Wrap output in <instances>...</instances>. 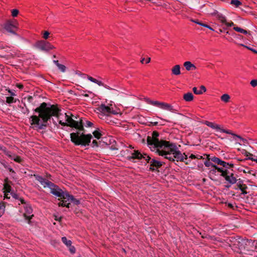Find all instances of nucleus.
Here are the masks:
<instances>
[{
  "label": "nucleus",
  "instance_id": "f257e3e1",
  "mask_svg": "<svg viewBox=\"0 0 257 257\" xmlns=\"http://www.w3.org/2000/svg\"><path fill=\"white\" fill-rule=\"evenodd\" d=\"M38 115H33L30 120L31 125L38 129L44 128L50 121L51 117L54 124L69 125L79 130L76 133L70 134L71 141L76 145H88L92 139L91 134L84 135L80 131L83 130V120H74L70 113L62 112L57 106L54 105L42 103L39 107L36 109Z\"/></svg>",
  "mask_w": 257,
  "mask_h": 257
},
{
  "label": "nucleus",
  "instance_id": "f03ea898",
  "mask_svg": "<svg viewBox=\"0 0 257 257\" xmlns=\"http://www.w3.org/2000/svg\"><path fill=\"white\" fill-rule=\"evenodd\" d=\"M159 134L154 132L152 137L147 138V144L152 152L170 161L184 162L187 160V156L182 154L175 144L166 141L159 140Z\"/></svg>",
  "mask_w": 257,
  "mask_h": 257
},
{
  "label": "nucleus",
  "instance_id": "7ed1b4c3",
  "mask_svg": "<svg viewBox=\"0 0 257 257\" xmlns=\"http://www.w3.org/2000/svg\"><path fill=\"white\" fill-rule=\"evenodd\" d=\"M36 180L43 186L44 188L48 187L51 190V193L57 197H60L63 199H67V200H72L73 196L69 195L66 192H63L57 186L45 179L40 176H36Z\"/></svg>",
  "mask_w": 257,
  "mask_h": 257
},
{
  "label": "nucleus",
  "instance_id": "20e7f679",
  "mask_svg": "<svg viewBox=\"0 0 257 257\" xmlns=\"http://www.w3.org/2000/svg\"><path fill=\"white\" fill-rule=\"evenodd\" d=\"M203 123L206 125L207 126L210 127V128H212L213 130H215L217 132H219L221 133H226L227 134L231 135L232 136V137L230 139H229L230 141H235L236 143H238L239 145H241V144L240 143L238 142V140L241 141L243 143L246 141L245 139H243L240 136L232 133L230 130L222 128L220 125L217 124L214 122L206 120L205 121L203 122Z\"/></svg>",
  "mask_w": 257,
  "mask_h": 257
},
{
  "label": "nucleus",
  "instance_id": "39448f33",
  "mask_svg": "<svg viewBox=\"0 0 257 257\" xmlns=\"http://www.w3.org/2000/svg\"><path fill=\"white\" fill-rule=\"evenodd\" d=\"M131 158L132 159H144L147 161V163L150 164V169L152 170H155L156 169L158 168L159 167L162 166L163 164V162L156 160L155 159H152L147 154H141L138 151H135L133 153H132Z\"/></svg>",
  "mask_w": 257,
  "mask_h": 257
},
{
  "label": "nucleus",
  "instance_id": "423d86ee",
  "mask_svg": "<svg viewBox=\"0 0 257 257\" xmlns=\"http://www.w3.org/2000/svg\"><path fill=\"white\" fill-rule=\"evenodd\" d=\"M20 212L22 214L24 220H28V223H30V219L33 216V210L31 205L26 203H23Z\"/></svg>",
  "mask_w": 257,
  "mask_h": 257
},
{
  "label": "nucleus",
  "instance_id": "0eeeda50",
  "mask_svg": "<svg viewBox=\"0 0 257 257\" xmlns=\"http://www.w3.org/2000/svg\"><path fill=\"white\" fill-rule=\"evenodd\" d=\"M34 46L41 51L46 52L55 48V47L50 43L43 40L38 41L34 45Z\"/></svg>",
  "mask_w": 257,
  "mask_h": 257
},
{
  "label": "nucleus",
  "instance_id": "6e6552de",
  "mask_svg": "<svg viewBox=\"0 0 257 257\" xmlns=\"http://www.w3.org/2000/svg\"><path fill=\"white\" fill-rule=\"evenodd\" d=\"M110 106H107L105 104H101L98 107V110L102 113H108L113 114H118L119 112L117 110H113V107Z\"/></svg>",
  "mask_w": 257,
  "mask_h": 257
},
{
  "label": "nucleus",
  "instance_id": "1a4fd4ad",
  "mask_svg": "<svg viewBox=\"0 0 257 257\" xmlns=\"http://www.w3.org/2000/svg\"><path fill=\"white\" fill-rule=\"evenodd\" d=\"M223 177H224L226 181L230 184H234L237 181V179L234 175L229 171H227Z\"/></svg>",
  "mask_w": 257,
  "mask_h": 257
},
{
  "label": "nucleus",
  "instance_id": "9d476101",
  "mask_svg": "<svg viewBox=\"0 0 257 257\" xmlns=\"http://www.w3.org/2000/svg\"><path fill=\"white\" fill-rule=\"evenodd\" d=\"M160 108L169 111L173 113H177L178 110L174 108L172 105L169 103L162 102L161 103Z\"/></svg>",
  "mask_w": 257,
  "mask_h": 257
},
{
  "label": "nucleus",
  "instance_id": "9b49d317",
  "mask_svg": "<svg viewBox=\"0 0 257 257\" xmlns=\"http://www.w3.org/2000/svg\"><path fill=\"white\" fill-rule=\"evenodd\" d=\"M211 161L215 163H217L218 164H219L223 167L228 168V166L229 167H233V164H229L228 163H226L223 161H222L220 159L217 157H213L211 158Z\"/></svg>",
  "mask_w": 257,
  "mask_h": 257
},
{
  "label": "nucleus",
  "instance_id": "f8f14e48",
  "mask_svg": "<svg viewBox=\"0 0 257 257\" xmlns=\"http://www.w3.org/2000/svg\"><path fill=\"white\" fill-rule=\"evenodd\" d=\"M70 202H74L76 204H78L79 203V201L75 199L73 197V199L72 200H67V199H63V200L60 201L58 203V204L59 206H66L69 208V205L70 203Z\"/></svg>",
  "mask_w": 257,
  "mask_h": 257
},
{
  "label": "nucleus",
  "instance_id": "ddd939ff",
  "mask_svg": "<svg viewBox=\"0 0 257 257\" xmlns=\"http://www.w3.org/2000/svg\"><path fill=\"white\" fill-rule=\"evenodd\" d=\"M4 198H10V196H9L10 194L13 195V193L11 192V188L8 184H5L4 187Z\"/></svg>",
  "mask_w": 257,
  "mask_h": 257
},
{
  "label": "nucleus",
  "instance_id": "4468645a",
  "mask_svg": "<svg viewBox=\"0 0 257 257\" xmlns=\"http://www.w3.org/2000/svg\"><path fill=\"white\" fill-rule=\"evenodd\" d=\"M212 15L215 16V17L219 20L222 23L225 24L226 23V20L225 17L222 14L218 12L217 11H214L212 13Z\"/></svg>",
  "mask_w": 257,
  "mask_h": 257
},
{
  "label": "nucleus",
  "instance_id": "2eb2a0df",
  "mask_svg": "<svg viewBox=\"0 0 257 257\" xmlns=\"http://www.w3.org/2000/svg\"><path fill=\"white\" fill-rule=\"evenodd\" d=\"M183 65L187 71L195 70L196 69V67L190 61L185 62Z\"/></svg>",
  "mask_w": 257,
  "mask_h": 257
},
{
  "label": "nucleus",
  "instance_id": "dca6fc26",
  "mask_svg": "<svg viewBox=\"0 0 257 257\" xmlns=\"http://www.w3.org/2000/svg\"><path fill=\"white\" fill-rule=\"evenodd\" d=\"M6 155H7L11 159L17 162H21V159L19 156L14 154L13 153L9 151L8 152H6Z\"/></svg>",
  "mask_w": 257,
  "mask_h": 257
},
{
  "label": "nucleus",
  "instance_id": "f3484780",
  "mask_svg": "<svg viewBox=\"0 0 257 257\" xmlns=\"http://www.w3.org/2000/svg\"><path fill=\"white\" fill-rule=\"evenodd\" d=\"M240 172H243L244 173L249 174L250 175H254V171L248 167H243L238 169Z\"/></svg>",
  "mask_w": 257,
  "mask_h": 257
},
{
  "label": "nucleus",
  "instance_id": "a211bd4d",
  "mask_svg": "<svg viewBox=\"0 0 257 257\" xmlns=\"http://www.w3.org/2000/svg\"><path fill=\"white\" fill-rule=\"evenodd\" d=\"M180 66L179 65H175L171 70L172 73L174 75H179L181 74Z\"/></svg>",
  "mask_w": 257,
  "mask_h": 257
},
{
  "label": "nucleus",
  "instance_id": "6ab92c4d",
  "mask_svg": "<svg viewBox=\"0 0 257 257\" xmlns=\"http://www.w3.org/2000/svg\"><path fill=\"white\" fill-rule=\"evenodd\" d=\"M244 155L246 157V160H250L257 163V156L247 152H245Z\"/></svg>",
  "mask_w": 257,
  "mask_h": 257
},
{
  "label": "nucleus",
  "instance_id": "aec40b11",
  "mask_svg": "<svg viewBox=\"0 0 257 257\" xmlns=\"http://www.w3.org/2000/svg\"><path fill=\"white\" fill-rule=\"evenodd\" d=\"M199 91H198L197 88L195 87L193 88V91L195 94H201L206 91L205 87L203 85H201L200 87Z\"/></svg>",
  "mask_w": 257,
  "mask_h": 257
},
{
  "label": "nucleus",
  "instance_id": "412c9836",
  "mask_svg": "<svg viewBox=\"0 0 257 257\" xmlns=\"http://www.w3.org/2000/svg\"><path fill=\"white\" fill-rule=\"evenodd\" d=\"M183 98L186 101H191L193 99V95L191 92H188L184 95Z\"/></svg>",
  "mask_w": 257,
  "mask_h": 257
},
{
  "label": "nucleus",
  "instance_id": "4be33fe9",
  "mask_svg": "<svg viewBox=\"0 0 257 257\" xmlns=\"http://www.w3.org/2000/svg\"><path fill=\"white\" fill-rule=\"evenodd\" d=\"M87 79L91 82L96 83L99 86H103V83L101 81H99L96 79H94L91 76H88Z\"/></svg>",
  "mask_w": 257,
  "mask_h": 257
},
{
  "label": "nucleus",
  "instance_id": "5701e85b",
  "mask_svg": "<svg viewBox=\"0 0 257 257\" xmlns=\"http://www.w3.org/2000/svg\"><path fill=\"white\" fill-rule=\"evenodd\" d=\"M100 117L102 119H105L106 122H107V123H111V122H114V121H112L111 120V119H110L111 118V116L109 115H103V114H100Z\"/></svg>",
  "mask_w": 257,
  "mask_h": 257
},
{
  "label": "nucleus",
  "instance_id": "b1692460",
  "mask_svg": "<svg viewBox=\"0 0 257 257\" xmlns=\"http://www.w3.org/2000/svg\"><path fill=\"white\" fill-rule=\"evenodd\" d=\"M221 100L225 102V103H227V102H228L229 101V100L230 99V96L228 94H223L221 97Z\"/></svg>",
  "mask_w": 257,
  "mask_h": 257
},
{
  "label": "nucleus",
  "instance_id": "393cba45",
  "mask_svg": "<svg viewBox=\"0 0 257 257\" xmlns=\"http://www.w3.org/2000/svg\"><path fill=\"white\" fill-rule=\"evenodd\" d=\"M17 99L13 96H7L6 97V102L8 104L15 103L16 102Z\"/></svg>",
  "mask_w": 257,
  "mask_h": 257
},
{
  "label": "nucleus",
  "instance_id": "a878e982",
  "mask_svg": "<svg viewBox=\"0 0 257 257\" xmlns=\"http://www.w3.org/2000/svg\"><path fill=\"white\" fill-rule=\"evenodd\" d=\"M218 173L217 172V169H216V166L215 165L214 166V167H212V168L209 169V175L212 176V175H217Z\"/></svg>",
  "mask_w": 257,
  "mask_h": 257
},
{
  "label": "nucleus",
  "instance_id": "bb28decb",
  "mask_svg": "<svg viewBox=\"0 0 257 257\" xmlns=\"http://www.w3.org/2000/svg\"><path fill=\"white\" fill-rule=\"evenodd\" d=\"M158 118L160 120V121L154 122L155 125H156L158 123H160L161 125H165V122H170V120L165 119H163V118L160 117H158Z\"/></svg>",
  "mask_w": 257,
  "mask_h": 257
},
{
  "label": "nucleus",
  "instance_id": "cd10ccee",
  "mask_svg": "<svg viewBox=\"0 0 257 257\" xmlns=\"http://www.w3.org/2000/svg\"><path fill=\"white\" fill-rule=\"evenodd\" d=\"M62 242L68 247V246H70L72 244V241L70 240H67L66 237H62Z\"/></svg>",
  "mask_w": 257,
  "mask_h": 257
},
{
  "label": "nucleus",
  "instance_id": "c85d7f7f",
  "mask_svg": "<svg viewBox=\"0 0 257 257\" xmlns=\"http://www.w3.org/2000/svg\"><path fill=\"white\" fill-rule=\"evenodd\" d=\"M148 103L150 104L158 106L159 108H160L162 102H159L158 101L149 100V101H148Z\"/></svg>",
  "mask_w": 257,
  "mask_h": 257
},
{
  "label": "nucleus",
  "instance_id": "c756f323",
  "mask_svg": "<svg viewBox=\"0 0 257 257\" xmlns=\"http://www.w3.org/2000/svg\"><path fill=\"white\" fill-rule=\"evenodd\" d=\"M233 29L236 31V32H239V33H243V34H247V32L241 28H239V27H234L233 28Z\"/></svg>",
  "mask_w": 257,
  "mask_h": 257
},
{
  "label": "nucleus",
  "instance_id": "7c9ffc66",
  "mask_svg": "<svg viewBox=\"0 0 257 257\" xmlns=\"http://www.w3.org/2000/svg\"><path fill=\"white\" fill-rule=\"evenodd\" d=\"M93 134L94 136V137L97 139H99L100 138L101 136V134L100 133L99 130H97L93 132Z\"/></svg>",
  "mask_w": 257,
  "mask_h": 257
},
{
  "label": "nucleus",
  "instance_id": "2f4dec72",
  "mask_svg": "<svg viewBox=\"0 0 257 257\" xmlns=\"http://www.w3.org/2000/svg\"><path fill=\"white\" fill-rule=\"evenodd\" d=\"M216 169H217L218 173H221V175L222 176H223L224 175L227 171V170H224L222 168H219V167H218L217 166H216Z\"/></svg>",
  "mask_w": 257,
  "mask_h": 257
},
{
  "label": "nucleus",
  "instance_id": "473e14b6",
  "mask_svg": "<svg viewBox=\"0 0 257 257\" xmlns=\"http://www.w3.org/2000/svg\"><path fill=\"white\" fill-rule=\"evenodd\" d=\"M5 210V205L3 203H0V217L4 213Z\"/></svg>",
  "mask_w": 257,
  "mask_h": 257
},
{
  "label": "nucleus",
  "instance_id": "72a5a7b5",
  "mask_svg": "<svg viewBox=\"0 0 257 257\" xmlns=\"http://www.w3.org/2000/svg\"><path fill=\"white\" fill-rule=\"evenodd\" d=\"M13 27V26L12 25L10 24H7L5 25V28L8 32L13 33V31L12 30V28Z\"/></svg>",
  "mask_w": 257,
  "mask_h": 257
},
{
  "label": "nucleus",
  "instance_id": "f704fd0d",
  "mask_svg": "<svg viewBox=\"0 0 257 257\" xmlns=\"http://www.w3.org/2000/svg\"><path fill=\"white\" fill-rule=\"evenodd\" d=\"M230 4L237 7L241 5V2L238 0H231Z\"/></svg>",
  "mask_w": 257,
  "mask_h": 257
},
{
  "label": "nucleus",
  "instance_id": "c9c22d12",
  "mask_svg": "<svg viewBox=\"0 0 257 257\" xmlns=\"http://www.w3.org/2000/svg\"><path fill=\"white\" fill-rule=\"evenodd\" d=\"M204 164L206 166V167H208L209 168V169L212 168V167H214V166H215V165H214L212 162H210V161H206L205 163H204Z\"/></svg>",
  "mask_w": 257,
  "mask_h": 257
},
{
  "label": "nucleus",
  "instance_id": "e433bc0d",
  "mask_svg": "<svg viewBox=\"0 0 257 257\" xmlns=\"http://www.w3.org/2000/svg\"><path fill=\"white\" fill-rule=\"evenodd\" d=\"M58 68L62 72H65L66 71V67L63 64H59L57 66Z\"/></svg>",
  "mask_w": 257,
  "mask_h": 257
},
{
  "label": "nucleus",
  "instance_id": "4c0bfd02",
  "mask_svg": "<svg viewBox=\"0 0 257 257\" xmlns=\"http://www.w3.org/2000/svg\"><path fill=\"white\" fill-rule=\"evenodd\" d=\"M8 92L11 95L10 96L15 97L17 96V94H16V91L14 90L9 89Z\"/></svg>",
  "mask_w": 257,
  "mask_h": 257
},
{
  "label": "nucleus",
  "instance_id": "58836bf2",
  "mask_svg": "<svg viewBox=\"0 0 257 257\" xmlns=\"http://www.w3.org/2000/svg\"><path fill=\"white\" fill-rule=\"evenodd\" d=\"M19 13V11L17 9H13L12 11V15L13 17H16Z\"/></svg>",
  "mask_w": 257,
  "mask_h": 257
},
{
  "label": "nucleus",
  "instance_id": "ea45409f",
  "mask_svg": "<svg viewBox=\"0 0 257 257\" xmlns=\"http://www.w3.org/2000/svg\"><path fill=\"white\" fill-rule=\"evenodd\" d=\"M250 85L253 87H255L257 86V80L256 79H253L250 82Z\"/></svg>",
  "mask_w": 257,
  "mask_h": 257
},
{
  "label": "nucleus",
  "instance_id": "a19ab883",
  "mask_svg": "<svg viewBox=\"0 0 257 257\" xmlns=\"http://www.w3.org/2000/svg\"><path fill=\"white\" fill-rule=\"evenodd\" d=\"M69 247V250L72 253H74L75 252V248L74 246H72L71 244L70 246H68Z\"/></svg>",
  "mask_w": 257,
  "mask_h": 257
},
{
  "label": "nucleus",
  "instance_id": "79ce46f5",
  "mask_svg": "<svg viewBox=\"0 0 257 257\" xmlns=\"http://www.w3.org/2000/svg\"><path fill=\"white\" fill-rule=\"evenodd\" d=\"M49 35V33L48 31H45L43 34V38L45 39H47Z\"/></svg>",
  "mask_w": 257,
  "mask_h": 257
},
{
  "label": "nucleus",
  "instance_id": "37998d69",
  "mask_svg": "<svg viewBox=\"0 0 257 257\" xmlns=\"http://www.w3.org/2000/svg\"><path fill=\"white\" fill-rule=\"evenodd\" d=\"M92 125H93V123L91 122H90L89 121H87V120L86 121V123L85 124V126L91 127V126H92Z\"/></svg>",
  "mask_w": 257,
  "mask_h": 257
},
{
  "label": "nucleus",
  "instance_id": "c03bdc74",
  "mask_svg": "<svg viewBox=\"0 0 257 257\" xmlns=\"http://www.w3.org/2000/svg\"><path fill=\"white\" fill-rule=\"evenodd\" d=\"M241 46H244V47H246V48H247L248 49H249V50H251V51H252L253 52H254V53H255L257 54V51H256V50H254V49H252V48H250V47H247V46H245V45H242V44L241 45Z\"/></svg>",
  "mask_w": 257,
  "mask_h": 257
},
{
  "label": "nucleus",
  "instance_id": "a18cd8bd",
  "mask_svg": "<svg viewBox=\"0 0 257 257\" xmlns=\"http://www.w3.org/2000/svg\"><path fill=\"white\" fill-rule=\"evenodd\" d=\"M201 26H203L204 27L210 29L211 31H214V30L211 27H210L209 26H208L207 24L203 23L202 25H201Z\"/></svg>",
  "mask_w": 257,
  "mask_h": 257
},
{
  "label": "nucleus",
  "instance_id": "49530a36",
  "mask_svg": "<svg viewBox=\"0 0 257 257\" xmlns=\"http://www.w3.org/2000/svg\"><path fill=\"white\" fill-rule=\"evenodd\" d=\"M224 25L227 27H231L232 26H233L234 24L232 22L229 23L226 21V23H225Z\"/></svg>",
  "mask_w": 257,
  "mask_h": 257
},
{
  "label": "nucleus",
  "instance_id": "de8ad7c7",
  "mask_svg": "<svg viewBox=\"0 0 257 257\" xmlns=\"http://www.w3.org/2000/svg\"><path fill=\"white\" fill-rule=\"evenodd\" d=\"M1 150L3 152V153L6 155V152H8V151L5 147H1Z\"/></svg>",
  "mask_w": 257,
  "mask_h": 257
},
{
  "label": "nucleus",
  "instance_id": "09e8293b",
  "mask_svg": "<svg viewBox=\"0 0 257 257\" xmlns=\"http://www.w3.org/2000/svg\"><path fill=\"white\" fill-rule=\"evenodd\" d=\"M1 150L3 152V153L6 155V152H8V151L5 147H1Z\"/></svg>",
  "mask_w": 257,
  "mask_h": 257
},
{
  "label": "nucleus",
  "instance_id": "8fccbe9b",
  "mask_svg": "<svg viewBox=\"0 0 257 257\" xmlns=\"http://www.w3.org/2000/svg\"><path fill=\"white\" fill-rule=\"evenodd\" d=\"M192 21L193 22H194V23H196V24H197L199 25H200V26H201V25H202V24H203V23H201V22H198V21H196V20H192Z\"/></svg>",
  "mask_w": 257,
  "mask_h": 257
},
{
  "label": "nucleus",
  "instance_id": "3c124183",
  "mask_svg": "<svg viewBox=\"0 0 257 257\" xmlns=\"http://www.w3.org/2000/svg\"><path fill=\"white\" fill-rule=\"evenodd\" d=\"M103 86H104L105 88H106V89H109V90H114L115 91H116V92H117V91H116V90H115L114 89H112L111 88H110V87L109 86H107V85H105V86H104V85H103Z\"/></svg>",
  "mask_w": 257,
  "mask_h": 257
},
{
  "label": "nucleus",
  "instance_id": "603ef678",
  "mask_svg": "<svg viewBox=\"0 0 257 257\" xmlns=\"http://www.w3.org/2000/svg\"><path fill=\"white\" fill-rule=\"evenodd\" d=\"M92 144L93 145V146H98L97 142L96 141H93L92 142Z\"/></svg>",
  "mask_w": 257,
  "mask_h": 257
},
{
  "label": "nucleus",
  "instance_id": "864d4df0",
  "mask_svg": "<svg viewBox=\"0 0 257 257\" xmlns=\"http://www.w3.org/2000/svg\"><path fill=\"white\" fill-rule=\"evenodd\" d=\"M53 62L57 66H58V65H59L60 63H59L58 62V60H54L53 61Z\"/></svg>",
  "mask_w": 257,
  "mask_h": 257
},
{
  "label": "nucleus",
  "instance_id": "5fc2aeb1",
  "mask_svg": "<svg viewBox=\"0 0 257 257\" xmlns=\"http://www.w3.org/2000/svg\"><path fill=\"white\" fill-rule=\"evenodd\" d=\"M150 61H151V58H148L147 59H146V63H149L150 62Z\"/></svg>",
  "mask_w": 257,
  "mask_h": 257
},
{
  "label": "nucleus",
  "instance_id": "6e6d98bb",
  "mask_svg": "<svg viewBox=\"0 0 257 257\" xmlns=\"http://www.w3.org/2000/svg\"><path fill=\"white\" fill-rule=\"evenodd\" d=\"M191 159H195L196 157H195V156L194 155H193V154H191L190 157H189Z\"/></svg>",
  "mask_w": 257,
  "mask_h": 257
},
{
  "label": "nucleus",
  "instance_id": "4d7b16f0",
  "mask_svg": "<svg viewBox=\"0 0 257 257\" xmlns=\"http://www.w3.org/2000/svg\"><path fill=\"white\" fill-rule=\"evenodd\" d=\"M81 95L84 96L85 97H88L89 95L87 93H85V94H81Z\"/></svg>",
  "mask_w": 257,
  "mask_h": 257
},
{
  "label": "nucleus",
  "instance_id": "13d9d810",
  "mask_svg": "<svg viewBox=\"0 0 257 257\" xmlns=\"http://www.w3.org/2000/svg\"><path fill=\"white\" fill-rule=\"evenodd\" d=\"M8 169L10 170V172H14L13 170L11 168L8 167Z\"/></svg>",
  "mask_w": 257,
  "mask_h": 257
},
{
  "label": "nucleus",
  "instance_id": "bf43d9fd",
  "mask_svg": "<svg viewBox=\"0 0 257 257\" xmlns=\"http://www.w3.org/2000/svg\"><path fill=\"white\" fill-rule=\"evenodd\" d=\"M17 220L19 221H21L23 220V219L19 218H17Z\"/></svg>",
  "mask_w": 257,
  "mask_h": 257
},
{
  "label": "nucleus",
  "instance_id": "052dcab7",
  "mask_svg": "<svg viewBox=\"0 0 257 257\" xmlns=\"http://www.w3.org/2000/svg\"><path fill=\"white\" fill-rule=\"evenodd\" d=\"M18 87L20 88H23V85H18Z\"/></svg>",
  "mask_w": 257,
  "mask_h": 257
},
{
  "label": "nucleus",
  "instance_id": "680f3d73",
  "mask_svg": "<svg viewBox=\"0 0 257 257\" xmlns=\"http://www.w3.org/2000/svg\"><path fill=\"white\" fill-rule=\"evenodd\" d=\"M85 93H86L85 91L81 90V94H85Z\"/></svg>",
  "mask_w": 257,
  "mask_h": 257
},
{
  "label": "nucleus",
  "instance_id": "e2e57ef3",
  "mask_svg": "<svg viewBox=\"0 0 257 257\" xmlns=\"http://www.w3.org/2000/svg\"><path fill=\"white\" fill-rule=\"evenodd\" d=\"M144 61H145V58H143V59L141 60V62H142V63H144Z\"/></svg>",
  "mask_w": 257,
  "mask_h": 257
},
{
  "label": "nucleus",
  "instance_id": "0e129e2a",
  "mask_svg": "<svg viewBox=\"0 0 257 257\" xmlns=\"http://www.w3.org/2000/svg\"><path fill=\"white\" fill-rule=\"evenodd\" d=\"M87 92H88V93H90V94H92V92H91V91H88Z\"/></svg>",
  "mask_w": 257,
  "mask_h": 257
}]
</instances>
